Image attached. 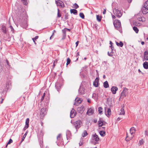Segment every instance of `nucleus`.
I'll return each instance as SVG.
<instances>
[{
  "label": "nucleus",
  "instance_id": "nucleus-25",
  "mask_svg": "<svg viewBox=\"0 0 148 148\" xmlns=\"http://www.w3.org/2000/svg\"><path fill=\"white\" fill-rule=\"evenodd\" d=\"M77 98H76V99H75V101H76L77 102L76 103V102H75L74 103V105L77 106L78 103V104H79V103H81V100H80V99H77Z\"/></svg>",
  "mask_w": 148,
  "mask_h": 148
},
{
  "label": "nucleus",
  "instance_id": "nucleus-38",
  "mask_svg": "<svg viewBox=\"0 0 148 148\" xmlns=\"http://www.w3.org/2000/svg\"><path fill=\"white\" fill-rule=\"evenodd\" d=\"M29 119L27 118L25 121V125L29 126Z\"/></svg>",
  "mask_w": 148,
  "mask_h": 148
},
{
  "label": "nucleus",
  "instance_id": "nucleus-20",
  "mask_svg": "<svg viewBox=\"0 0 148 148\" xmlns=\"http://www.w3.org/2000/svg\"><path fill=\"white\" fill-rule=\"evenodd\" d=\"M61 86V85L58 83H56L55 87L58 91H59V90Z\"/></svg>",
  "mask_w": 148,
  "mask_h": 148
},
{
  "label": "nucleus",
  "instance_id": "nucleus-14",
  "mask_svg": "<svg viewBox=\"0 0 148 148\" xmlns=\"http://www.w3.org/2000/svg\"><path fill=\"white\" fill-rule=\"evenodd\" d=\"M85 108L84 106H82L80 107H78L77 109V112L80 113H82L84 110Z\"/></svg>",
  "mask_w": 148,
  "mask_h": 148
},
{
  "label": "nucleus",
  "instance_id": "nucleus-34",
  "mask_svg": "<svg viewBox=\"0 0 148 148\" xmlns=\"http://www.w3.org/2000/svg\"><path fill=\"white\" fill-rule=\"evenodd\" d=\"M88 134L87 133V131L86 130H84V131L83 133L82 134V135L83 137H84L87 136Z\"/></svg>",
  "mask_w": 148,
  "mask_h": 148
},
{
  "label": "nucleus",
  "instance_id": "nucleus-23",
  "mask_svg": "<svg viewBox=\"0 0 148 148\" xmlns=\"http://www.w3.org/2000/svg\"><path fill=\"white\" fill-rule=\"evenodd\" d=\"M78 92L79 93V94L82 95L84 93V89L83 88H79V90H78Z\"/></svg>",
  "mask_w": 148,
  "mask_h": 148
},
{
  "label": "nucleus",
  "instance_id": "nucleus-2",
  "mask_svg": "<svg viewBox=\"0 0 148 148\" xmlns=\"http://www.w3.org/2000/svg\"><path fill=\"white\" fill-rule=\"evenodd\" d=\"M113 24L115 29L120 32H122V27L120 21L118 19H115L113 21Z\"/></svg>",
  "mask_w": 148,
  "mask_h": 148
},
{
  "label": "nucleus",
  "instance_id": "nucleus-64",
  "mask_svg": "<svg viewBox=\"0 0 148 148\" xmlns=\"http://www.w3.org/2000/svg\"><path fill=\"white\" fill-rule=\"evenodd\" d=\"M138 71L140 72V73H141L143 75L144 74V73H143L140 70V69H139L138 70Z\"/></svg>",
  "mask_w": 148,
  "mask_h": 148
},
{
  "label": "nucleus",
  "instance_id": "nucleus-62",
  "mask_svg": "<svg viewBox=\"0 0 148 148\" xmlns=\"http://www.w3.org/2000/svg\"><path fill=\"white\" fill-rule=\"evenodd\" d=\"M138 20L140 21H142V18L141 17L140 18H138Z\"/></svg>",
  "mask_w": 148,
  "mask_h": 148
},
{
  "label": "nucleus",
  "instance_id": "nucleus-40",
  "mask_svg": "<svg viewBox=\"0 0 148 148\" xmlns=\"http://www.w3.org/2000/svg\"><path fill=\"white\" fill-rule=\"evenodd\" d=\"M72 7L75 9H77L79 8V6L77 4L75 3L73 5V6Z\"/></svg>",
  "mask_w": 148,
  "mask_h": 148
},
{
  "label": "nucleus",
  "instance_id": "nucleus-39",
  "mask_svg": "<svg viewBox=\"0 0 148 148\" xmlns=\"http://www.w3.org/2000/svg\"><path fill=\"white\" fill-rule=\"evenodd\" d=\"M61 136V134H59L58 135V136L57 137V139L58 141V140L61 141L62 140Z\"/></svg>",
  "mask_w": 148,
  "mask_h": 148
},
{
  "label": "nucleus",
  "instance_id": "nucleus-43",
  "mask_svg": "<svg viewBox=\"0 0 148 148\" xmlns=\"http://www.w3.org/2000/svg\"><path fill=\"white\" fill-rule=\"evenodd\" d=\"M71 61V60L69 58H68L67 59V62L66 64L67 66L70 63Z\"/></svg>",
  "mask_w": 148,
  "mask_h": 148
},
{
  "label": "nucleus",
  "instance_id": "nucleus-4",
  "mask_svg": "<svg viewBox=\"0 0 148 148\" xmlns=\"http://www.w3.org/2000/svg\"><path fill=\"white\" fill-rule=\"evenodd\" d=\"M47 113V108H42L41 109L40 114V117L41 119H43Z\"/></svg>",
  "mask_w": 148,
  "mask_h": 148
},
{
  "label": "nucleus",
  "instance_id": "nucleus-16",
  "mask_svg": "<svg viewBox=\"0 0 148 148\" xmlns=\"http://www.w3.org/2000/svg\"><path fill=\"white\" fill-rule=\"evenodd\" d=\"M118 88L114 86H113L111 89V91L112 92V94H115L116 93V91L118 90Z\"/></svg>",
  "mask_w": 148,
  "mask_h": 148
},
{
  "label": "nucleus",
  "instance_id": "nucleus-24",
  "mask_svg": "<svg viewBox=\"0 0 148 148\" xmlns=\"http://www.w3.org/2000/svg\"><path fill=\"white\" fill-rule=\"evenodd\" d=\"M103 86L105 88L109 87V85L107 81H106L103 83Z\"/></svg>",
  "mask_w": 148,
  "mask_h": 148
},
{
  "label": "nucleus",
  "instance_id": "nucleus-26",
  "mask_svg": "<svg viewBox=\"0 0 148 148\" xmlns=\"http://www.w3.org/2000/svg\"><path fill=\"white\" fill-rule=\"evenodd\" d=\"M116 45L118 46H119L121 47H122L123 45V43L121 41H120L119 43H118L117 42H116Z\"/></svg>",
  "mask_w": 148,
  "mask_h": 148
},
{
  "label": "nucleus",
  "instance_id": "nucleus-3",
  "mask_svg": "<svg viewBox=\"0 0 148 148\" xmlns=\"http://www.w3.org/2000/svg\"><path fill=\"white\" fill-rule=\"evenodd\" d=\"M82 123L80 120H78L74 122L73 124V125L74 126L77 131L81 127V126L82 125Z\"/></svg>",
  "mask_w": 148,
  "mask_h": 148
},
{
  "label": "nucleus",
  "instance_id": "nucleus-46",
  "mask_svg": "<svg viewBox=\"0 0 148 148\" xmlns=\"http://www.w3.org/2000/svg\"><path fill=\"white\" fill-rule=\"evenodd\" d=\"M110 47H111V53H114V52H113V51L114 50V46L112 45H111L110 46Z\"/></svg>",
  "mask_w": 148,
  "mask_h": 148
},
{
  "label": "nucleus",
  "instance_id": "nucleus-36",
  "mask_svg": "<svg viewBox=\"0 0 148 148\" xmlns=\"http://www.w3.org/2000/svg\"><path fill=\"white\" fill-rule=\"evenodd\" d=\"M23 4L27 5L28 3L27 0H21Z\"/></svg>",
  "mask_w": 148,
  "mask_h": 148
},
{
  "label": "nucleus",
  "instance_id": "nucleus-56",
  "mask_svg": "<svg viewBox=\"0 0 148 148\" xmlns=\"http://www.w3.org/2000/svg\"><path fill=\"white\" fill-rule=\"evenodd\" d=\"M145 136H148V132L147 130H145Z\"/></svg>",
  "mask_w": 148,
  "mask_h": 148
},
{
  "label": "nucleus",
  "instance_id": "nucleus-5",
  "mask_svg": "<svg viewBox=\"0 0 148 148\" xmlns=\"http://www.w3.org/2000/svg\"><path fill=\"white\" fill-rule=\"evenodd\" d=\"M128 89L126 88H124L123 90L121 93V96L119 98V100H121L126 96V92L127 91Z\"/></svg>",
  "mask_w": 148,
  "mask_h": 148
},
{
  "label": "nucleus",
  "instance_id": "nucleus-28",
  "mask_svg": "<svg viewBox=\"0 0 148 148\" xmlns=\"http://www.w3.org/2000/svg\"><path fill=\"white\" fill-rule=\"evenodd\" d=\"M106 132L104 131H101L99 132V134L101 136H104L106 135Z\"/></svg>",
  "mask_w": 148,
  "mask_h": 148
},
{
  "label": "nucleus",
  "instance_id": "nucleus-44",
  "mask_svg": "<svg viewBox=\"0 0 148 148\" xmlns=\"http://www.w3.org/2000/svg\"><path fill=\"white\" fill-rule=\"evenodd\" d=\"M79 16L82 19L84 18V14L82 13H80L79 14Z\"/></svg>",
  "mask_w": 148,
  "mask_h": 148
},
{
  "label": "nucleus",
  "instance_id": "nucleus-35",
  "mask_svg": "<svg viewBox=\"0 0 148 148\" xmlns=\"http://www.w3.org/2000/svg\"><path fill=\"white\" fill-rule=\"evenodd\" d=\"M144 143V141L143 139H142L139 141L138 144L140 146L143 144Z\"/></svg>",
  "mask_w": 148,
  "mask_h": 148
},
{
  "label": "nucleus",
  "instance_id": "nucleus-8",
  "mask_svg": "<svg viewBox=\"0 0 148 148\" xmlns=\"http://www.w3.org/2000/svg\"><path fill=\"white\" fill-rule=\"evenodd\" d=\"M56 3L57 6H60L62 8H64V3L61 1L60 0L56 1Z\"/></svg>",
  "mask_w": 148,
  "mask_h": 148
},
{
  "label": "nucleus",
  "instance_id": "nucleus-27",
  "mask_svg": "<svg viewBox=\"0 0 148 148\" xmlns=\"http://www.w3.org/2000/svg\"><path fill=\"white\" fill-rule=\"evenodd\" d=\"M107 114H106V115L108 117H109V116L111 115V112L110 109V108H108V109L107 110Z\"/></svg>",
  "mask_w": 148,
  "mask_h": 148
},
{
  "label": "nucleus",
  "instance_id": "nucleus-32",
  "mask_svg": "<svg viewBox=\"0 0 148 148\" xmlns=\"http://www.w3.org/2000/svg\"><path fill=\"white\" fill-rule=\"evenodd\" d=\"M133 29L136 33H138L139 30L136 27L134 26L133 27Z\"/></svg>",
  "mask_w": 148,
  "mask_h": 148
},
{
  "label": "nucleus",
  "instance_id": "nucleus-52",
  "mask_svg": "<svg viewBox=\"0 0 148 148\" xmlns=\"http://www.w3.org/2000/svg\"><path fill=\"white\" fill-rule=\"evenodd\" d=\"M133 23L134 25L137 26L138 25V23H137V22L135 21H133Z\"/></svg>",
  "mask_w": 148,
  "mask_h": 148
},
{
  "label": "nucleus",
  "instance_id": "nucleus-50",
  "mask_svg": "<svg viewBox=\"0 0 148 148\" xmlns=\"http://www.w3.org/2000/svg\"><path fill=\"white\" fill-rule=\"evenodd\" d=\"M128 138V137L127 136H127H126V138H125V140L127 141H128L130 140H131L132 139V137H131L129 139Z\"/></svg>",
  "mask_w": 148,
  "mask_h": 148
},
{
  "label": "nucleus",
  "instance_id": "nucleus-53",
  "mask_svg": "<svg viewBox=\"0 0 148 148\" xmlns=\"http://www.w3.org/2000/svg\"><path fill=\"white\" fill-rule=\"evenodd\" d=\"M61 16V13H60V12H58V13H57L58 17L59 18Z\"/></svg>",
  "mask_w": 148,
  "mask_h": 148
},
{
  "label": "nucleus",
  "instance_id": "nucleus-29",
  "mask_svg": "<svg viewBox=\"0 0 148 148\" xmlns=\"http://www.w3.org/2000/svg\"><path fill=\"white\" fill-rule=\"evenodd\" d=\"M124 106L121 109V112L119 113L120 115H124L125 114V112L124 109L123 108Z\"/></svg>",
  "mask_w": 148,
  "mask_h": 148
},
{
  "label": "nucleus",
  "instance_id": "nucleus-58",
  "mask_svg": "<svg viewBox=\"0 0 148 148\" xmlns=\"http://www.w3.org/2000/svg\"><path fill=\"white\" fill-rule=\"evenodd\" d=\"M79 41H77V42H76L75 44L76 45V47H77V46L79 44Z\"/></svg>",
  "mask_w": 148,
  "mask_h": 148
},
{
  "label": "nucleus",
  "instance_id": "nucleus-33",
  "mask_svg": "<svg viewBox=\"0 0 148 148\" xmlns=\"http://www.w3.org/2000/svg\"><path fill=\"white\" fill-rule=\"evenodd\" d=\"M9 87V84H7L5 85V88L4 90H5L7 92L8 90Z\"/></svg>",
  "mask_w": 148,
  "mask_h": 148
},
{
  "label": "nucleus",
  "instance_id": "nucleus-45",
  "mask_svg": "<svg viewBox=\"0 0 148 148\" xmlns=\"http://www.w3.org/2000/svg\"><path fill=\"white\" fill-rule=\"evenodd\" d=\"M10 28L11 31L12 32V33H14V30L13 27L12 26V25H10Z\"/></svg>",
  "mask_w": 148,
  "mask_h": 148
},
{
  "label": "nucleus",
  "instance_id": "nucleus-13",
  "mask_svg": "<svg viewBox=\"0 0 148 148\" xmlns=\"http://www.w3.org/2000/svg\"><path fill=\"white\" fill-rule=\"evenodd\" d=\"M144 60H148V52L147 49L144 53V59L143 61Z\"/></svg>",
  "mask_w": 148,
  "mask_h": 148
},
{
  "label": "nucleus",
  "instance_id": "nucleus-11",
  "mask_svg": "<svg viewBox=\"0 0 148 148\" xmlns=\"http://www.w3.org/2000/svg\"><path fill=\"white\" fill-rule=\"evenodd\" d=\"M92 140H94L95 141L97 142L99 140V138L98 136L95 133L94 134L92 135Z\"/></svg>",
  "mask_w": 148,
  "mask_h": 148
},
{
  "label": "nucleus",
  "instance_id": "nucleus-9",
  "mask_svg": "<svg viewBox=\"0 0 148 148\" xmlns=\"http://www.w3.org/2000/svg\"><path fill=\"white\" fill-rule=\"evenodd\" d=\"M141 11L144 14H146L148 12V8L144 5L142 8Z\"/></svg>",
  "mask_w": 148,
  "mask_h": 148
},
{
  "label": "nucleus",
  "instance_id": "nucleus-31",
  "mask_svg": "<svg viewBox=\"0 0 148 148\" xmlns=\"http://www.w3.org/2000/svg\"><path fill=\"white\" fill-rule=\"evenodd\" d=\"M27 134V132H26V133L23 136L22 138V139H21V143L24 140Z\"/></svg>",
  "mask_w": 148,
  "mask_h": 148
},
{
  "label": "nucleus",
  "instance_id": "nucleus-57",
  "mask_svg": "<svg viewBox=\"0 0 148 148\" xmlns=\"http://www.w3.org/2000/svg\"><path fill=\"white\" fill-rule=\"evenodd\" d=\"M106 9H104L103 10V14H105L106 13Z\"/></svg>",
  "mask_w": 148,
  "mask_h": 148
},
{
  "label": "nucleus",
  "instance_id": "nucleus-17",
  "mask_svg": "<svg viewBox=\"0 0 148 148\" xmlns=\"http://www.w3.org/2000/svg\"><path fill=\"white\" fill-rule=\"evenodd\" d=\"M99 80V78L97 77L93 83V86L96 87L98 86V84Z\"/></svg>",
  "mask_w": 148,
  "mask_h": 148
},
{
  "label": "nucleus",
  "instance_id": "nucleus-61",
  "mask_svg": "<svg viewBox=\"0 0 148 148\" xmlns=\"http://www.w3.org/2000/svg\"><path fill=\"white\" fill-rule=\"evenodd\" d=\"M44 97H45V96H42V97H41V101H43V100L44 98Z\"/></svg>",
  "mask_w": 148,
  "mask_h": 148
},
{
  "label": "nucleus",
  "instance_id": "nucleus-15",
  "mask_svg": "<svg viewBox=\"0 0 148 148\" xmlns=\"http://www.w3.org/2000/svg\"><path fill=\"white\" fill-rule=\"evenodd\" d=\"M76 112H75L74 109H72L70 112V117L71 118H73L76 114Z\"/></svg>",
  "mask_w": 148,
  "mask_h": 148
},
{
  "label": "nucleus",
  "instance_id": "nucleus-22",
  "mask_svg": "<svg viewBox=\"0 0 148 148\" xmlns=\"http://www.w3.org/2000/svg\"><path fill=\"white\" fill-rule=\"evenodd\" d=\"M136 130L135 129V128L134 127H132L130 129V133L132 135L133 133H135Z\"/></svg>",
  "mask_w": 148,
  "mask_h": 148
},
{
  "label": "nucleus",
  "instance_id": "nucleus-12",
  "mask_svg": "<svg viewBox=\"0 0 148 148\" xmlns=\"http://www.w3.org/2000/svg\"><path fill=\"white\" fill-rule=\"evenodd\" d=\"M4 39L6 41H9L10 40V35L9 32L7 34H3Z\"/></svg>",
  "mask_w": 148,
  "mask_h": 148
},
{
  "label": "nucleus",
  "instance_id": "nucleus-59",
  "mask_svg": "<svg viewBox=\"0 0 148 148\" xmlns=\"http://www.w3.org/2000/svg\"><path fill=\"white\" fill-rule=\"evenodd\" d=\"M112 18L113 19H114L115 18L116 16L114 15H113L112 14Z\"/></svg>",
  "mask_w": 148,
  "mask_h": 148
},
{
  "label": "nucleus",
  "instance_id": "nucleus-19",
  "mask_svg": "<svg viewBox=\"0 0 148 148\" xmlns=\"http://www.w3.org/2000/svg\"><path fill=\"white\" fill-rule=\"evenodd\" d=\"M144 68L145 69H148V62L145 61L143 64Z\"/></svg>",
  "mask_w": 148,
  "mask_h": 148
},
{
  "label": "nucleus",
  "instance_id": "nucleus-51",
  "mask_svg": "<svg viewBox=\"0 0 148 148\" xmlns=\"http://www.w3.org/2000/svg\"><path fill=\"white\" fill-rule=\"evenodd\" d=\"M2 66L1 64V63H0V73H1L3 71Z\"/></svg>",
  "mask_w": 148,
  "mask_h": 148
},
{
  "label": "nucleus",
  "instance_id": "nucleus-48",
  "mask_svg": "<svg viewBox=\"0 0 148 148\" xmlns=\"http://www.w3.org/2000/svg\"><path fill=\"white\" fill-rule=\"evenodd\" d=\"M111 53V52L110 53H109V51L108 52V56H110V57H112L113 56V55L112 54V53Z\"/></svg>",
  "mask_w": 148,
  "mask_h": 148
},
{
  "label": "nucleus",
  "instance_id": "nucleus-10",
  "mask_svg": "<svg viewBox=\"0 0 148 148\" xmlns=\"http://www.w3.org/2000/svg\"><path fill=\"white\" fill-rule=\"evenodd\" d=\"M94 112V109L93 108H90L88 110L87 114L88 115H90L93 114Z\"/></svg>",
  "mask_w": 148,
  "mask_h": 148
},
{
  "label": "nucleus",
  "instance_id": "nucleus-21",
  "mask_svg": "<svg viewBox=\"0 0 148 148\" xmlns=\"http://www.w3.org/2000/svg\"><path fill=\"white\" fill-rule=\"evenodd\" d=\"M101 118H100L98 121V125L99 127H102L103 125V121L101 120Z\"/></svg>",
  "mask_w": 148,
  "mask_h": 148
},
{
  "label": "nucleus",
  "instance_id": "nucleus-37",
  "mask_svg": "<svg viewBox=\"0 0 148 148\" xmlns=\"http://www.w3.org/2000/svg\"><path fill=\"white\" fill-rule=\"evenodd\" d=\"M38 38V36H36L35 37V38H33L32 39L33 40V41L34 42L35 44H36V43L35 42V41Z\"/></svg>",
  "mask_w": 148,
  "mask_h": 148
},
{
  "label": "nucleus",
  "instance_id": "nucleus-6",
  "mask_svg": "<svg viewBox=\"0 0 148 148\" xmlns=\"http://www.w3.org/2000/svg\"><path fill=\"white\" fill-rule=\"evenodd\" d=\"M115 12L114 13L115 15L118 18H120L122 16V14L121 11L119 10L118 9L115 8Z\"/></svg>",
  "mask_w": 148,
  "mask_h": 148
},
{
  "label": "nucleus",
  "instance_id": "nucleus-47",
  "mask_svg": "<svg viewBox=\"0 0 148 148\" xmlns=\"http://www.w3.org/2000/svg\"><path fill=\"white\" fill-rule=\"evenodd\" d=\"M144 5L148 8V0L146 1V2L144 3Z\"/></svg>",
  "mask_w": 148,
  "mask_h": 148
},
{
  "label": "nucleus",
  "instance_id": "nucleus-63",
  "mask_svg": "<svg viewBox=\"0 0 148 148\" xmlns=\"http://www.w3.org/2000/svg\"><path fill=\"white\" fill-rule=\"evenodd\" d=\"M6 62L7 63V64L8 65H9V63L8 61V60H6Z\"/></svg>",
  "mask_w": 148,
  "mask_h": 148
},
{
  "label": "nucleus",
  "instance_id": "nucleus-1",
  "mask_svg": "<svg viewBox=\"0 0 148 148\" xmlns=\"http://www.w3.org/2000/svg\"><path fill=\"white\" fill-rule=\"evenodd\" d=\"M16 17L18 21L21 23H22L26 26L27 25V20L25 18L23 19V13L22 12V10L20 9L18 10L17 13L16 14Z\"/></svg>",
  "mask_w": 148,
  "mask_h": 148
},
{
  "label": "nucleus",
  "instance_id": "nucleus-42",
  "mask_svg": "<svg viewBox=\"0 0 148 148\" xmlns=\"http://www.w3.org/2000/svg\"><path fill=\"white\" fill-rule=\"evenodd\" d=\"M102 108L101 107H99L98 108V111L100 114H101L102 112Z\"/></svg>",
  "mask_w": 148,
  "mask_h": 148
},
{
  "label": "nucleus",
  "instance_id": "nucleus-54",
  "mask_svg": "<svg viewBox=\"0 0 148 148\" xmlns=\"http://www.w3.org/2000/svg\"><path fill=\"white\" fill-rule=\"evenodd\" d=\"M66 37V34H63V37L62 38V40L64 39Z\"/></svg>",
  "mask_w": 148,
  "mask_h": 148
},
{
  "label": "nucleus",
  "instance_id": "nucleus-30",
  "mask_svg": "<svg viewBox=\"0 0 148 148\" xmlns=\"http://www.w3.org/2000/svg\"><path fill=\"white\" fill-rule=\"evenodd\" d=\"M97 19L99 22H100L101 19V17L99 15H97Z\"/></svg>",
  "mask_w": 148,
  "mask_h": 148
},
{
  "label": "nucleus",
  "instance_id": "nucleus-49",
  "mask_svg": "<svg viewBox=\"0 0 148 148\" xmlns=\"http://www.w3.org/2000/svg\"><path fill=\"white\" fill-rule=\"evenodd\" d=\"M62 31L63 34H66V30L65 28L64 29L62 30Z\"/></svg>",
  "mask_w": 148,
  "mask_h": 148
},
{
  "label": "nucleus",
  "instance_id": "nucleus-7",
  "mask_svg": "<svg viewBox=\"0 0 148 148\" xmlns=\"http://www.w3.org/2000/svg\"><path fill=\"white\" fill-rule=\"evenodd\" d=\"M1 30L3 33V34L9 33L8 29L6 28V27L4 25H3L1 26Z\"/></svg>",
  "mask_w": 148,
  "mask_h": 148
},
{
  "label": "nucleus",
  "instance_id": "nucleus-55",
  "mask_svg": "<svg viewBox=\"0 0 148 148\" xmlns=\"http://www.w3.org/2000/svg\"><path fill=\"white\" fill-rule=\"evenodd\" d=\"M29 127L28 126L25 125V127L23 128V130H25L27 128Z\"/></svg>",
  "mask_w": 148,
  "mask_h": 148
},
{
  "label": "nucleus",
  "instance_id": "nucleus-18",
  "mask_svg": "<svg viewBox=\"0 0 148 148\" xmlns=\"http://www.w3.org/2000/svg\"><path fill=\"white\" fill-rule=\"evenodd\" d=\"M70 11L71 13H73L74 14L77 15V11L75 9H71Z\"/></svg>",
  "mask_w": 148,
  "mask_h": 148
},
{
  "label": "nucleus",
  "instance_id": "nucleus-41",
  "mask_svg": "<svg viewBox=\"0 0 148 148\" xmlns=\"http://www.w3.org/2000/svg\"><path fill=\"white\" fill-rule=\"evenodd\" d=\"M13 142L12 140L11 139H10L8 142L7 145H6L5 147H7L8 145L12 143Z\"/></svg>",
  "mask_w": 148,
  "mask_h": 148
},
{
  "label": "nucleus",
  "instance_id": "nucleus-60",
  "mask_svg": "<svg viewBox=\"0 0 148 148\" xmlns=\"http://www.w3.org/2000/svg\"><path fill=\"white\" fill-rule=\"evenodd\" d=\"M87 102H88V103H90V102H91V101H90V99H87Z\"/></svg>",
  "mask_w": 148,
  "mask_h": 148
}]
</instances>
